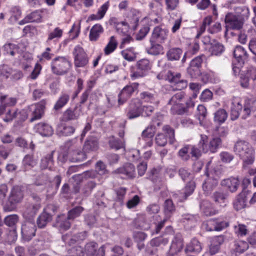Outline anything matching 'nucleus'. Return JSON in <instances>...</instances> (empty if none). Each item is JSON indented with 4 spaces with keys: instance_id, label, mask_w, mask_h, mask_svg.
<instances>
[{
    "instance_id": "7ed1b4c3",
    "label": "nucleus",
    "mask_w": 256,
    "mask_h": 256,
    "mask_svg": "<svg viewBox=\"0 0 256 256\" xmlns=\"http://www.w3.org/2000/svg\"><path fill=\"white\" fill-rule=\"evenodd\" d=\"M72 67V64L68 59L62 56H58L53 58L50 62L52 72L56 75H64L68 72Z\"/></svg>"
},
{
    "instance_id": "9d476101",
    "label": "nucleus",
    "mask_w": 256,
    "mask_h": 256,
    "mask_svg": "<svg viewBox=\"0 0 256 256\" xmlns=\"http://www.w3.org/2000/svg\"><path fill=\"white\" fill-rule=\"evenodd\" d=\"M74 66L77 68L84 67L88 63V58L84 49L76 46L73 51Z\"/></svg>"
},
{
    "instance_id": "864d4df0",
    "label": "nucleus",
    "mask_w": 256,
    "mask_h": 256,
    "mask_svg": "<svg viewBox=\"0 0 256 256\" xmlns=\"http://www.w3.org/2000/svg\"><path fill=\"white\" fill-rule=\"evenodd\" d=\"M18 220L19 217L17 214H11L5 218L4 223L10 227H13L18 223Z\"/></svg>"
},
{
    "instance_id": "c03bdc74",
    "label": "nucleus",
    "mask_w": 256,
    "mask_h": 256,
    "mask_svg": "<svg viewBox=\"0 0 256 256\" xmlns=\"http://www.w3.org/2000/svg\"><path fill=\"white\" fill-rule=\"evenodd\" d=\"M228 118V114L224 109H220L214 114V120L218 123L224 122Z\"/></svg>"
},
{
    "instance_id": "603ef678",
    "label": "nucleus",
    "mask_w": 256,
    "mask_h": 256,
    "mask_svg": "<svg viewBox=\"0 0 256 256\" xmlns=\"http://www.w3.org/2000/svg\"><path fill=\"white\" fill-rule=\"evenodd\" d=\"M209 50L212 55L218 56L224 51V47L223 45L220 43H216L211 44Z\"/></svg>"
},
{
    "instance_id": "dca6fc26",
    "label": "nucleus",
    "mask_w": 256,
    "mask_h": 256,
    "mask_svg": "<svg viewBox=\"0 0 256 256\" xmlns=\"http://www.w3.org/2000/svg\"><path fill=\"white\" fill-rule=\"evenodd\" d=\"M71 220L68 217L62 214L58 216L56 220L54 226L56 227L60 232H64L68 230L71 226Z\"/></svg>"
},
{
    "instance_id": "412c9836",
    "label": "nucleus",
    "mask_w": 256,
    "mask_h": 256,
    "mask_svg": "<svg viewBox=\"0 0 256 256\" xmlns=\"http://www.w3.org/2000/svg\"><path fill=\"white\" fill-rule=\"evenodd\" d=\"M54 152V151L53 150L42 158L40 163V167L42 170H52L54 163L53 160Z\"/></svg>"
},
{
    "instance_id": "a211bd4d",
    "label": "nucleus",
    "mask_w": 256,
    "mask_h": 256,
    "mask_svg": "<svg viewBox=\"0 0 256 256\" xmlns=\"http://www.w3.org/2000/svg\"><path fill=\"white\" fill-rule=\"evenodd\" d=\"M34 128L36 132L44 136H48L53 134V129L52 127L47 123L40 122L36 124Z\"/></svg>"
},
{
    "instance_id": "4c0bfd02",
    "label": "nucleus",
    "mask_w": 256,
    "mask_h": 256,
    "mask_svg": "<svg viewBox=\"0 0 256 256\" xmlns=\"http://www.w3.org/2000/svg\"><path fill=\"white\" fill-rule=\"evenodd\" d=\"M254 104L253 102L250 100L246 102L242 112V119H246L250 116L252 112L254 111Z\"/></svg>"
},
{
    "instance_id": "5fc2aeb1",
    "label": "nucleus",
    "mask_w": 256,
    "mask_h": 256,
    "mask_svg": "<svg viewBox=\"0 0 256 256\" xmlns=\"http://www.w3.org/2000/svg\"><path fill=\"white\" fill-rule=\"evenodd\" d=\"M168 238L162 236L157 237L152 239L150 242V244L152 246H165L168 243Z\"/></svg>"
},
{
    "instance_id": "f8f14e48",
    "label": "nucleus",
    "mask_w": 256,
    "mask_h": 256,
    "mask_svg": "<svg viewBox=\"0 0 256 256\" xmlns=\"http://www.w3.org/2000/svg\"><path fill=\"white\" fill-rule=\"evenodd\" d=\"M36 226L34 222L32 220L24 222L21 227L22 238L26 241L30 240L34 236Z\"/></svg>"
},
{
    "instance_id": "ea45409f",
    "label": "nucleus",
    "mask_w": 256,
    "mask_h": 256,
    "mask_svg": "<svg viewBox=\"0 0 256 256\" xmlns=\"http://www.w3.org/2000/svg\"><path fill=\"white\" fill-rule=\"evenodd\" d=\"M84 208L80 206H77L70 210L68 212V218L70 220H74L76 218L80 216L84 210Z\"/></svg>"
},
{
    "instance_id": "1a4fd4ad",
    "label": "nucleus",
    "mask_w": 256,
    "mask_h": 256,
    "mask_svg": "<svg viewBox=\"0 0 256 256\" xmlns=\"http://www.w3.org/2000/svg\"><path fill=\"white\" fill-rule=\"evenodd\" d=\"M207 141V136L206 135H201L199 146L202 149V150L204 152H206L208 150L212 153L215 152L222 143V140L220 138H214L208 144H206Z\"/></svg>"
},
{
    "instance_id": "13d9d810",
    "label": "nucleus",
    "mask_w": 256,
    "mask_h": 256,
    "mask_svg": "<svg viewBox=\"0 0 256 256\" xmlns=\"http://www.w3.org/2000/svg\"><path fill=\"white\" fill-rule=\"evenodd\" d=\"M110 148L118 150L124 147V142L120 140L112 137L109 140Z\"/></svg>"
},
{
    "instance_id": "0eeeda50",
    "label": "nucleus",
    "mask_w": 256,
    "mask_h": 256,
    "mask_svg": "<svg viewBox=\"0 0 256 256\" xmlns=\"http://www.w3.org/2000/svg\"><path fill=\"white\" fill-rule=\"evenodd\" d=\"M46 104V100H42L39 102L28 106L30 122H32L42 118L44 113Z\"/></svg>"
},
{
    "instance_id": "c9c22d12",
    "label": "nucleus",
    "mask_w": 256,
    "mask_h": 256,
    "mask_svg": "<svg viewBox=\"0 0 256 256\" xmlns=\"http://www.w3.org/2000/svg\"><path fill=\"white\" fill-rule=\"evenodd\" d=\"M246 206V200L243 194H240L234 202V208L236 210H240Z\"/></svg>"
},
{
    "instance_id": "b1692460",
    "label": "nucleus",
    "mask_w": 256,
    "mask_h": 256,
    "mask_svg": "<svg viewBox=\"0 0 256 256\" xmlns=\"http://www.w3.org/2000/svg\"><path fill=\"white\" fill-rule=\"evenodd\" d=\"M207 178L202 184V189L206 194H210L214 189L217 186L218 182L210 176H207Z\"/></svg>"
},
{
    "instance_id": "c85d7f7f",
    "label": "nucleus",
    "mask_w": 256,
    "mask_h": 256,
    "mask_svg": "<svg viewBox=\"0 0 256 256\" xmlns=\"http://www.w3.org/2000/svg\"><path fill=\"white\" fill-rule=\"evenodd\" d=\"M182 54V50L178 48H170L166 54V56L168 60H178Z\"/></svg>"
},
{
    "instance_id": "c756f323",
    "label": "nucleus",
    "mask_w": 256,
    "mask_h": 256,
    "mask_svg": "<svg viewBox=\"0 0 256 256\" xmlns=\"http://www.w3.org/2000/svg\"><path fill=\"white\" fill-rule=\"evenodd\" d=\"M98 148V142L96 138L90 137L85 142L83 150L86 152L94 151Z\"/></svg>"
},
{
    "instance_id": "72a5a7b5",
    "label": "nucleus",
    "mask_w": 256,
    "mask_h": 256,
    "mask_svg": "<svg viewBox=\"0 0 256 256\" xmlns=\"http://www.w3.org/2000/svg\"><path fill=\"white\" fill-rule=\"evenodd\" d=\"M118 42L114 36L110 38L109 42L104 48V52L106 55H108L112 53L116 48Z\"/></svg>"
},
{
    "instance_id": "37998d69",
    "label": "nucleus",
    "mask_w": 256,
    "mask_h": 256,
    "mask_svg": "<svg viewBox=\"0 0 256 256\" xmlns=\"http://www.w3.org/2000/svg\"><path fill=\"white\" fill-rule=\"evenodd\" d=\"M151 46L147 50L149 54L158 55L163 52V46L156 42H150Z\"/></svg>"
},
{
    "instance_id": "6e6552de",
    "label": "nucleus",
    "mask_w": 256,
    "mask_h": 256,
    "mask_svg": "<svg viewBox=\"0 0 256 256\" xmlns=\"http://www.w3.org/2000/svg\"><path fill=\"white\" fill-rule=\"evenodd\" d=\"M139 84L133 82L125 86L118 95V103L122 105L129 99L135 92H138Z\"/></svg>"
},
{
    "instance_id": "e433bc0d",
    "label": "nucleus",
    "mask_w": 256,
    "mask_h": 256,
    "mask_svg": "<svg viewBox=\"0 0 256 256\" xmlns=\"http://www.w3.org/2000/svg\"><path fill=\"white\" fill-rule=\"evenodd\" d=\"M79 117V114H77L75 110L70 108L67 109L64 112L62 117V120L68 122L70 120H77Z\"/></svg>"
},
{
    "instance_id": "39448f33",
    "label": "nucleus",
    "mask_w": 256,
    "mask_h": 256,
    "mask_svg": "<svg viewBox=\"0 0 256 256\" xmlns=\"http://www.w3.org/2000/svg\"><path fill=\"white\" fill-rule=\"evenodd\" d=\"M186 94L180 91L174 94L169 100L168 104L170 106V111L172 114L180 115L186 112L182 102H184Z\"/></svg>"
},
{
    "instance_id": "2f4dec72",
    "label": "nucleus",
    "mask_w": 256,
    "mask_h": 256,
    "mask_svg": "<svg viewBox=\"0 0 256 256\" xmlns=\"http://www.w3.org/2000/svg\"><path fill=\"white\" fill-rule=\"evenodd\" d=\"M104 32L102 26L100 24L94 25L91 28L89 38L91 41H96Z\"/></svg>"
},
{
    "instance_id": "20e7f679",
    "label": "nucleus",
    "mask_w": 256,
    "mask_h": 256,
    "mask_svg": "<svg viewBox=\"0 0 256 256\" xmlns=\"http://www.w3.org/2000/svg\"><path fill=\"white\" fill-rule=\"evenodd\" d=\"M64 148L68 150L71 160L73 162H82L86 160V156L84 150L81 151L80 146L76 140H72L66 142Z\"/></svg>"
},
{
    "instance_id": "bf43d9fd",
    "label": "nucleus",
    "mask_w": 256,
    "mask_h": 256,
    "mask_svg": "<svg viewBox=\"0 0 256 256\" xmlns=\"http://www.w3.org/2000/svg\"><path fill=\"white\" fill-rule=\"evenodd\" d=\"M234 232L238 236H242L247 234L248 230L244 224H238L234 226Z\"/></svg>"
},
{
    "instance_id": "4be33fe9",
    "label": "nucleus",
    "mask_w": 256,
    "mask_h": 256,
    "mask_svg": "<svg viewBox=\"0 0 256 256\" xmlns=\"http://www.w3.org/2000/svg\"><path fill=\"white\" fill-rule=\"evenodd\" d=\"M200 206L202 212L206 216H211L218 213V210L214 208L212 204L208 200H202Z\"/></svg>"
},
{
    "instance_id": "a18cd8bd",
    "label": "nucleus",
    "mask_w": 256,
    "mask_h": 256,
    "mask_svg": "<svg viewBox=\"0 0 256 256\" xmlns=\"http://www.w3.org/2000/svg\"><path fill=\"white\" fill-rule=\"evenodd\" d=\"M235 250L240 253H242L248 248V243L244 240H236L234 242Z\"/></svg>"
},
{
    "instance_id": "4d7b16f0",
    "label": "nucleus",
    "mask_w": 256,
    "mask_h": 256,
    "mask_svg": "<svg viewBox=\"0 0 256 256\" xmlns=\"http://www.w3.org/2000/svg\"><path fill=\"white\" fill-rule=\"evenodd\" d=\"M168 79L170 82L173 84V85L182 80L180 73H176L171 71L168 72Z\"/></svg>"
},
{
    "instance_id": "6ab92c4d",
    "label": "nucleus",
    "mask_w": 256,
    "mask_h": 256,
    "mask_svg": "<svg viewBox=\"0 0 256 256\" xmlns=\"http://www.w3.org/2000/svg\"><path fill=\"white\" fill-rule=\"evenodd\" d=\"M234 56L240 66H242L244 60L248 58V54L244 49L240 46H236L234 51Z\"/></svg>"
},
{
    "instance_id": "58836bf2",
    "label": "nucleus",
    "mask_w": 256,
    "mask_h": 256,
    "mask_svg": "<svg viewBox=\"0 0 256 256\" xmlns=\"http://www.w3.org/2000/svg\"><path fill=\"white\" fill-rule=\"evenodd\" d=\"M231 108L230 119L232 120H236L240 116V111L242 110V105L239 102L232 103Z\"/></svg>"
},
{
    "instance_id": "f03ea898",
    "label": "nucleus",
    "mask_w": 256,
    "mask_h": 256,
    "mask_svg": "<svg viewBox=\"0 0 256 256\" xmlns=\"http://www.w3.org/2000/svg\"><path fill=\"white\" fill-rule=\"evenodd\" d=\"M140 18V12L136 9H131L127 12L126 22H118L116 24V30L120 33H125L128 28L135 30Z\"/></svg>"
},
{
    "instance_id": "a878e982",
    "label": "nucleus",
    "mask_w": 256,
    "mask_h": 256,
    "mask_svg": "<svg viewBox=\"0 0 256 256\" xmlns=\"http://www.w3.org/2000/svg\"><path fill=\"white\" fill-rule=\"evenodd\" d=\"M183 247L182 240L180 236H176L173 239L170 248V252L172 254L180 252Z\"/></svg>"
},
{
    "instance_id": "aec40b11",
    "label": "nucleus",
    "mask_w": 256,
    "mask_h": 256,
    "mask_svg": "<svg viewBox=\"0 0 256 256\" xmlns=\"http://www.w3.org/2000/svg\"><path fill=\"white\" fill-rule=\"evenodd\" d=\"M87 234L86 231L78 232L72 237L68 234L64 235L62 236L63 241L70 246L74 244L76 241L84 240L86 239Z\"/></svg>"
},
{
    "instance_id": "393cba45",
    "label": "nucleus",
    "mask_w": 256,
    "mask_h": 256,
    "mask_svg": "<svg viewBox=\"0 0 256 256\" xmlns=\"http://www.w3.org/2000/svg\"><path fill=\"white\" fill-rule=\"evenodd\" d=\"M52 214H48L44 211L37 218L36 224L38 228H44L46 224L52 221Z\"/></svg>"
},
{
    "instance_id": "2eb2a0df",
    "label": "nucleus",
    "mask_w": 256,
    "mask_h": 256,
    "mask_svg": "<svg viewBox=\"0 0 256 256\" xmlns=\"http://www.w3.org/2000/svg\"><path fill=\"white\" fill-rule=\"evenodd\" d=\"M113 173L122 174L125 178H131L135 176V168L132 164L127 163L116 170Z\"/></svg>"
},
{
    "instance_id": "e2e57ef3",
    "label": "nucleus",
    "mask_w": 256,
    "mask_h": 256,
    "mask_svg": "<svg viewBox=\"0 0 256 256\" xmlns=\"http://www.w3.org/2000/svg\"><path fill=\"white\" fill-rule=\"evenodd\" d=\"M4 49L7 54H10L12 56H14L18 50V46L16 44L11 43L5 44L4 46Z\"/></svg>"
},
{
    "instance_id": "69168bd1",
    "label": "nucleus",
    "mask_w": 256,
    "mask_h": 256,
    "mask_svg": "<svg viewBox=\"0 0 256 256\" xmlns=\"http://www.w3.org/2000/svg\"><path fill=\"white\" fill-rule=\"evenodd\" d=\"M0 75L6 78H10L12 70L6 65H4L0 67Z\"/></svg>"
},
{
    "instance_id": "f3484780",
    "label": "nucleus",
    "mask_w": 256,
    "mask_h": 256,
    "mask_svg": "<svg viewBox=\"0 0 256 256\" xmlns=\"http://www.w3.org/2000/svg\"><path fill=\"white\" fill-rule=\"evenodd\" d=\"M221 185L226 186L230 192H236L240 185V180L237 178L230 177L223 180L221 182Z\"/></svg>"
},
{
    "instance_id": "79ce46f5",
    "label": "nucleus",
    "mask_w": 256,
    "mask_h": 256,
    "mask_svg": "<svg viewBox=\"0 0 256 256\" xmlns=\"http://www.w3.org/2000/svg\"><path fill=\"white\" fill-rule=\"evenodd\" d=\"M137 69L139 70L144 72L145 74L151 68L150 61L147 59H142L138 60L136 63Z\"/></svg>"
},
{
    "instance_id": "3c124183",
    "label": "nucleus",
    "mask_w": 256,
    "mask_h": 256,
    "mask_svg": "<svg viewBox=\"0 0 256 256\" xmlns=\"http://www.w3.org/2000/svg\"><path fill=\"white\" fill-rule=\"evenodd\" d=\"M63 31L59 28H56L53 31L48 34L46 42H48L50 40L54 39H58L60 38L62 35Z\"/></svg>"
},
{
    "instance_id": "ddd939ff",
    "label": "nucleus",
    "mask_w": 256,
    "mask_h": 256,
    "mask_svg": "<svg viewBox=\"0 0 256 256\" xmlns=\"http://www.w3.org/2000/svg\"><path fill=\"white\" fill-rule=\"evenodd\" d=\"M142 114V106L138 99H132L126 110V116L129 119H133Z\"/></svg>"
},
{
    "instance_id": "680f3d73",
    "label": "nucleus",
    "mask_w": 256,
    "mask_h": 256,
    "mask_svg": "<svg viewBox=\"0 0 256 256\" xmlns=\"http://www.w3.org/2000/svg\"><path fill=\"white\" fill-rule=\"evenodd\" d=\"M197 114L198 116V118L200 120V122L201 124L206 116V109L204 106L199 104L197 107Z\"/></svg>"
},
{
    "instance_id": "052dcab7",
    "label": "nucleus",
    "mask_w": 256,
    "mask_h": 256,
    "mask_svg": "<svg viewBox=\"0 0 256 256\" xmlns=\"http://www.w3.org/2000/svg\"><path fill=\"white\" fill-rule=\"evenodd\" d=\"M30 22H41L42 16L40 12L36 10L27 15Z\"/></svg>"
},
{
    "instance_id": "774afa93",
    "label": "nucleus",
    "mask_w": 256,
    "mask_h": 256,
    "mask_svg": "<svg viewBox=\"0 0 256 256\" xmlns=\"http://www.w3.org/2000/svg\"><path fill=\"white\" fill-rule=\"evenodd\" d=\"M96 183L92 181L88 182L84 185L82 188V192L86 196H88L92 192V190L96 186Z\"/></svg>"
},
{
    "instance_id": "bb28decb",
    "label": "nucleus",
    "mask_w": 256,
    "mask_h": 256,
    "mask_svg": "<svg viewBox=\"0 0 256 256\" xmlns=\"http://www.w3.org/2000/svg\"><path fill=\"white\" fill-rule=\"evenodd\" d=\"M202 250L201 243L196 238H192L186 245L185 251L198 253Z\"/></svg>"
},
{
    "instance_id": "09e8293b",
    "label": "nucleus",
    "mask_w": 256,
    "mask_h": 256,
    "mask_svg": "<svg viewBox=\"0 0 256 256\" xmlns=\"http://www.w3.org/2000/svg\"><path fill=\"white\" fill-rule=\"evenodd\" d=\"M18 116V110L14 109L8 108L6 116L4 118V120L6 122H12L14 118H17Z\"/></svg>"
},
{
    "instance_id": "7c9ffc66",
    "label": "nucleus",
    "mask_w": 256,
    "mask_h": 256,
    "mask_svg": "<svg viewBox=\"0 0 256 256\" xmlns=\"http://www.w3.org/2000/svg\"><path fill=\"white\" fill-rule=\"evenodd\" d=\"M70 94L66 92H62L56 102L54 109L56 110H60L70 100Z\"/></svg>"
},
{
    "instance_id": "4468645a",
    "label": "nucleus",
    "mask_w": 256,
    "mask_h": 256,
    "mask_svg": "<svg viewBox=\"0 0 256 256\" xmlns=\"http://www.w3.org/2000/svg\"><path fill=\"white\" fill-rule=\"evenodd\" d=\"M168 30L162 26H157L153 30L150 38V42L163 43L166 40Z\"/></svg>"
},
{
    "instance_id": "6e6d98bb",
    "label": "nucleus",
    "mask_w": 256,
    "mask_h": 256,
    "mask_svg": "<svg viewBox=\"0 0 256 256\" xmlns=\"http://www.w3.org/2000/svg\"><path fill=\"white\" fill-rule=\"evenodd\" d=\"M140 98L144 102L154 103L156 100L155 95L148 92H144L140 94Z\"/></svg>"
},
{
    "instance_id": "5701e85b",
    "label": "nucleus",
    "mask_w": 256,
    "mask_h": 256,
    "mask_svg": "<svg viewBox=\"0 0 256 256\" xmlns=\"http://www.w3.org/2000/svg\"><path fill=\"white\" fill-rule=\"evenodd\" d=\"M41 207L40 204H34V202L30 203L26 207L24 212V216L29 220L33 218L36 214Z\"/></svg>"
},
{
    "instance_id": "de8ad7c7",
    "label": "nucleus",
    "mask_w": 256,
    "mask_h": 256,
    "mask_svg": "<svg viewBox=\"0 0 256 256\" xmlns=\"http://www.w3.org/2000/svg\"><path fill=\"white\" fill-rule=\"evenodd\" d=\"M122 54L123 58L128 61H133L136 58V54L134 52V49L132 48H130L124 50L122 52Z\"/></svg>"
},
{
    "instance_id": "f257e3e1",
    "label": "nucleus",
    "mask_w": 256,
    "mask_h": 256,
    "mask_svg": "<svg viewBox=\"0 0 256 256\" xmlns=\"http://www.w3.org/2000/svg\"><path fill=\"white\" fill-rule=\"evenodd\" d=\"M234 152L243 160L244 162L251 164L254 161V150L247 142L239 140L235 144Z\"/></svg>"
},
{
    "instance_id": "423d86ee",
    "label": "nucleus",
    "mask_w": 256,
    "mask_h": 256,
    "mask_svg": "<svg viewBox=\"0 0 256 256\" xmlns=\"http://www.w3.org/2000/svg\"><path fill=\"white\" fill-rule=\"evenodd\" d=\"M24 198V194L21 188L18 186H14L10 191L7 202L4 206L6 212L14 210L18 203H20Z\"/></svg>"
},
{
    "instance_id": "0e129e2a",
    "label": "nucleus",
    "mask_w": 256,
    "mask_h": 256,
    "mask_svg": "<svg viewBox=\"0 0 256 256\" xmlns=\"http://www.w3.org/2000/svg\"><path fill=\"white\" fill-rule=\"evenodd\" d=\"M164 132L167 134L169 138L170 142L173 144L174 142V131L169 126H165L163 127Z\"/></svg>"
},
{
    "instance_id": "473e14b6",
    "label": "nucleus",
    "mask_w": 256,
    "mask_h": 256,
    "mask_svg": "<svg viewBox=\"0 0 256 256\" xmlns=\"http://www.w3.org/2000/svg\"><path fill=\"white\" fill-rule=\"evenodd\" d=\"M75 128L71 126L61 124L58 126L57 132L62 136H70L75 132Z\"/></svg>"
},
{
    "instance_id": "cd10ccee",
    "label": "nucleus",
    "mask_w": 256,
    "mask_h": 256,
    "mask_svg": "<svg viewBox=\"0 0 256 256\" xmlns=\"http://www.w3.org/2000/svg\"><path fill=\"white\" fill-rule=\"evenodd\" d=\"M164 212L167 218H170L176 210L173 202L170 199L166 200L164 203Z\"/></svg>"
},
{
    "instance_id": "f704fd0d",
    "label": "nucleus",
    "mask_w": 256,
    "mask_h": 256,
    "mask_svg": "<svg viewBox=\"0 0 256 256\" xmlns=\"http://www.w3.org/2000/svg\"><path fill=\"white\" fill-rule=\"evenodd\" d=\"M206 174L207 176H210L218 181L222 174V168L220 166H216L209 172H206Z\"/></svg>"
},
{
    "instance_id": "8fccbe9b",
    "label": "nucleus",
    "mask_w": 256,
    "mask_h": 256,
    "mask_svg": "<svg viewBox=\"0 0 256 256\" xmlns=\"http://www.w3.org/2000/svg\"><path fill=\"white\" fill-rule=\"evenodd\" d=\"M98 247V244L94 242L88 243L85 246V250L88 256H94Z\"/></svg>"
},
{
    "instance_id": "a19ab883",
    "label": "nucleus",
    "mask_w": 256,
    "mask_h": 256,
    "mask_svg": "<svg viewBox=\"0 0 256 256\" xmlns=\"http://www.w3.org/2000/svg\"><path fill=\"white\" fill-rule=\"evenodd\" d=\"M195 188V184L194 182H188L184 188V191L181 193L180 196L182 198V200H186L188 196L190 195L194 192Z\"/></svg>"
},
{
    "instance_id": "338daca9",
    "label": "nucleus",
    "mask_w": 256,
    "mask_h": 256,
    "mask_svg": "<svg viewBox=\"0 0 256 256\" xmlns=\"http://www.w3.org/2000/svg\"><path fill=\"white\" fill-rule=\"evenodd\" d=\"M23 164L25 166L34 167L36 165V162L34 159L33 156L30 154L26 155L23 159Z\"/></svg>"
},
{
    "instance_id": "49530a36",
    "label": "nucleus",
    "mask_w": 256,
    "mask_h": 256,
    "mask_svg": "<svg viewBox=\"0 0 256 256\" xmlns=\"http://www.w3.org/2000/svg\"><path fill=\"white\" fill-rule=\"evenodd\" d=\"M227 196L226 194L220 191H216L213 194L212 198L216 202L221 204L224 203Z\"/></svg>"
},
{
    "instance_id": "9b49d317",
    "label": "nucleus",
    "mask_w": 256,
    "mask_h": 256,
    "mask_svg": "<svg viewBox=\"0 0 256 256\" xmlns=\"http://www.w3.org/2000/svg\"><path fill=\"white\" fill-rule=\"evenodd\" d=\"M224 20L227 29L240 30L244 24V20L241 16L230 13L226 15Z\"/></svg>"
}]
</instances>
